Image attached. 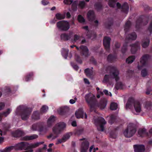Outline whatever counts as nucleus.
<instances>
[{"instance_id": "bf43d9fd", "label": "nucleus", "mask_w": 152, "mask_h": 152, "mask_svg": "<svg viewBox=\"0 0 152 152\" xmlns=\"http://www.w3.org/2000/svg\"><path fill=\"white\" fill-rule=\"evenodd\" d=\"M84 82H85V83L86 84H89V82L88 80L86 78H84Z\"/></svg>"}, {"instance_id": "de8ad7c7", "label": "nucleus", "mask_w": 152, "mask_h": 152, "mask_svg": "<svg viewBox=\"0 0 152 152\" xmlns=\"http://www.w3.org/2000/svg\"><path fill=\"white\" fill-rule=\"evenodd\" d=\"M131 24V23L129 21H127L125 24V30H126V29L129 27L130 24Z\"/></svg>"}, {"instance_id": "bb28decb", "label": "nucleus", "mask_w": 152, "mask_h": 152, "mask_svg": "<svg viewBox=\"0 0 152 152\" xmlns=\"http://www.w3.org/2000/svg\"><path fill=\"white\" fill-rule=\"evenodd\" d=\"M61 37L62 39L67 40L70 38V35H69L68 34L63 33L61 35Z\"/></svg>"}, {"instance_id": "774afa93", "label": "nucleus", "mask_w": 152, "mask_h": 152, "mask_svg": "<svg viewBox=\"0 0 152 152\" xmlns=\"http://www.w3.org/2000/svg\"><path fill=\"white\" fill-rule=\"evenodd\" d=\"M148 143L151 145H152V140H150L148 141Z\"/></svg>"}, {"instance_id": "f3484780", "label": "nucleus", "mask_w": 152, "mask_h": 152, "mask_svg": "<svg viewBox=\"0 0 152 152\" xmlns=\"http://www.w3.org/2000/svg\"><path fill=\"white\" fill-rule=\"evenodd\" d=\"M110 41V38L108 37H105L103 39V44L107 50L109 48Z\"/></svg>"}, {"instance_id": "9d476101", "label": "nucleus", "mask_w": 152, "mask_h": 152, "mask_svg": "<svg viewBox=\"0 0 152 152\" xmlns=\"http://www.w3.org/2000/svg\"><path fill=\"white\" fill-rule=\"evenodd\" d=\"M106 124V122L104 118H100L98 119V124L96 125L97 128L99 131H103L104 129V125Z\"/></svg>"}, {"instance_id": "6e6d98bb", "label": "nucleus", "mask_w": 152, "mask_h": 152, "mask_svg": "<svg viewBox=\"0 0 152 152\" xmlns=\"http://www.w3.org/2000/svg\"><path fill=\"white\" fill-rule=\"evenodd\" d=\"M4 106V104L3 103H0V110L2 109Z\"/></svg>"}, {"instance_id": "a18cd8bd", "label": "nucleus", "mask_w": 152, "mask_h": 152, "mask_svg": "<svg viewBox=\"0 0 152 152\" xmlns=\"http://www.w3.org/2000/svg\"><path fill=\"white\" fill-rule=\"evenodd\" d=\"M148 30L149 31L150 34H151L152 32V21L150 23Z\"/></svg>"}, {"instance_id": "20e7f679", "label": "nucleus", "mask_w": 152, "mask_h": 152, "mask_svg": "<svg viewBox=\"0 0 152 152\" xmlns=\"http://www.w3.org/2000/svg\"><path fill=\"white\" fill-rule=\"evenodd\" d=\"M134 125L132 123L129 124L127 128L124 132V136L127 137H130L133 136L136 132Z\"/></svg>"}, {"instance_id": "6ab92c4d", "label": "nucleus", "mask_w": 152, "mask_h": 152, "mask_svg": "<svg viewBox=\"0 0 152 152\" xmlns=\"http://www.w3.org/2000/svg\"><path fill=\"white\" fill-rule=\"evenodd\" d=\"M107 100L105 98L102 99L99 105V107L101 109H103L106 106Z\"/></svg>"}, {"instance_id": "ea45409f", "label": "nucleus", "mask_w": 152, "mask_h": 152, "mask_svg": "<svg viewBox=\"0 0 152 152\" xmlns=\"http://www.w3.org/2000/svg\"><path fill=\"white\" fill-rule=\"evenodd\" d=\"M86 3L84 1H80L79 3V6L81 8H83L85 6Z\"/></svg>"}, {"instance_id": "052dcab7", "label": "nucleus", "mask_w": 152, "mask_h": 152, "mask_svg": "<svg viewBox=\"0 0 152 152\" xmlns=\"http://www.w3.org/2000/svg\"><path fill=\"white\" fill-rule=\"evenodd\" d=\"M72 125L73 126H76V122L75 121H73L72 123Z\"/></svg>"}, {"instance_id": "a19ab883", "label": "nucleus", "mask_w": 152, "mask_h": 152, "mask_svg": "<svg viewBox=\"0 0 152 152\" xmlns=\"http://www.w3.org/2000/svg\"><path fill=\"white\" fill-rule=\"evenodd\" d=\"M141 74L142 76L145 77L147 75V72L145 69H144L141 71Z\"/></svg>"}, {"instance_id": "49530a36", "label": "nucleus", "mask_w": 152, "mask_h": 152, "mask_svg": "<svg viewBox=\"0 0 152 152\" xmlns=\"http://www.w3.org/2000/svg\"><path fill=\"white\" fill-rule=\"evenodd\" d=\"M151 104L150 102H147L145 105V107L148 109H149L151 106Z\"/></svg>"}, {"instance_id": "cd10ccee", "label": "nucleus", "mask_w": 152, "mask_h": 152, "mask_svg": "<svg viewBox=\"0 0 152 152\" xmlns=\"http://www.w3.org/2000/svg\"><path fill=\"white\" fill-rule=\"evenodd\" d=\"M69 52V50L68 49H63L62 50V54L64 58L66 59Z\"/></svg>"}, {"instance_id": "f257e3e1", "label": "nucleus", "mask_w": 152, "mask_h": 152, "mask_svg": "<svg viewBox=\"0 0 152 152\" xmlns=\"http://www.w3.org/2000/svg\"><path fill=\"white\" fill-rule=\"evenodd\" d=\"M111 72L110 76L107 75L105 76L103 82L104 83H107L112 79H115L116 82L115 88L117 89L124 88V85L120 81V78L119 76V72L117 69L115 67H112L111 69Z\"/></svg>"}, {"instance_id": "4be33fe9", "label": "nucleus", "mask_w": 152, "mask_h": 152, "mask_svg": "<svg viewBox=\"0 0 152 152\" xmlns=\"http://www.w3.org/2000/svg\"><path fill=\"white\" fill-rule=\"evenodd\" d=\"M38 136L36 134H34L31 136H26L24 137V140H31L37 138Z\"/></svg>"}, {"instance_id": "09e8293b", "label": "nucleus", "mask_w": 152, "mask_h": 152, "mask_svg": "<svg viewBox=\"0 0 152 152\" xmlns=\"http://www.w3.org/2000/svg\"><path fill=\"white\" fill-rule=\"evenodd\" d=\"M64 142V140H63V138H62L61 139H58L56 143V144L57 145Z\"/></svg>"}, {"instance_id": "c03bdc74", "label": "nucleus", "mask_w": 152, "mask_h": 152, "mask_svg": "<svg viewBox=\"0 0 152 152\" xmlns=\"http://www.w3.org/2000/svg\"><path fill=\"white\" fill-rule=\"evenodd\" d=\"M75 59L77 62L80 63H81L82 62L81 59L80 58L79 56L76 55L75 57Z\"/></svg>"}, {"instance_id": "473e14b6", "label": "nucleus", "mask_w": 152, "mask_h": 152, "mask_svg": "<svg viewBox=\"0 0 152 152\" xmlns=\"http://www.w3.org/2000/svg\"><path fill=\"white\" fill-rule=\"evenodd\" d=\"M117 0H109L108 4L111 7H113L115 6V2Z\"/></svg>"}, {"instance_id": "2f4dec72", "label": "nucleus", "mask_w": 152, "mask_h": 152, "mask_svg": "<svg viewBox=\"0 0 152 152\" xmlns=\"http://www.w3.org/2000/svg\"><path fill=\"white\" fill-rule=\"evenodd\" d=\"M135 58L134 56H130L126 59V62L128 64L131 63L134 61Z\"/></svg>"}, {"instance_id": "1a4fd4ad", "label": "nucleus", "mask_w": 152, "mask_h": 152, "mask_svg": "<svg viewBox=\"0 0 152 152\" xmlns=\"http://www.w3.org/2000/svg\"><path fill=\"white\" fill-rule=\"evenodd\" d=\"M80 140H84L82 142L80 148V152H86L88 148L89 143L87 140L85 138H82Z\"/></svg>"}, {"instance_id": "6e6552de", "label": "nucleus", "mask_w": 152, "mask_h": 152, "mask_svg": "<svg viewBox=\"0 0 152 152\" xmlns=\"http://www.w3.org/2000/svg\"><path fill=\"white\" fill-rule=\"evenodd\" d=\"M85 98L87 103L91 108L96 101L95 96L91 93H89L86 94Z\"/></svg>"}, {"instance_id": "a878e982", "label": "nucleus", "mask_w": 152, "mask_h": 152, "mask_svg": "<svg viewBox=\"0 0 152 152\" xmlns=\"http://www.w3.org/2000/svg\"><path fill=\"white\" fill-rule=\"evenodd\" d=\"M58 134H57L53 132V133L47 136V138L51 140H53L58 137Z\"/></svg>"}, {"instance_id": "37998d69", "label": "nucleus", "mask_w": 152, "mask_h": 152, "mask_svg": "<svg viewBox=\"0 0 152 152\" xmlns=\"http://www.w3.org/2000/svg\"><path fill=\"white\" fill-rule=\"evenodd\" d=\"M107 118H109V117H107ZM109 118L110 119L109 123L112 124L113 123L112 121H114L115 119V117L114 115H111L109 117Z\"/></svg>"}, {"instance_id": "e433bc0d", "label": "nucleus", "mask_w": 152, "mask_h": 152, "mask_svg": "<svg viewBox=\"0 0 152 152\" xmlns=\"http://www.w3.org/2000/svg\"><path fill=\"white\" fill-rule=\"evenodd\" d=\"M40 125L39 124H34L32 125L31 129L33 131L36 130L38 127L40 126Z\"/></svg>"}, {"instance_id": "13d9d810", "label": "nucleus", "mask_w": 152, "mask_h": 152, "mask_svg": "<svg viewBox=\"0 0 152 152\" xmlns=\"http://www.w3.org/2000/svg\"><path fill=\"white\" fill-rule=\"evenodd\" d=\"M76 100L71 99L69 101V102L71 104H73L75 102Z\"/></svg>"}, {"instance_id": "680f3d73", "label": "nucleus", "mask_w": 152, "mask_h": 152, "mask_svg": "<svg viewBox=\"0 0 152 152\" xmlns=\"http://www.w3.org/2000/svg\"><path fill=\"white\" fill-rule=\"evenodd\" d=\"M4 141V138L3 137H0V144Z\"/></svg>"}, {"instance_id": "7c9ffc66", "label": "nucleus", "mask_w": 152, "mask_h": 152, "mask_svg": "<svg viewBox=\"0 0 152 152\" xmlns=\"http://www.w3.org/2000/svg\"><path fill=\"white\" fill-rule=\"evenodd\" d=\"M118 107V104L115 102H112L110 105V109L112 110H115L117 109Z\"/></svg>"}, {"instance_id": "58836bf2", "label": "nucleus", "mask_w": 152, "mask_h": 152, "mask_svg": "<svg viewBox=\"0 0 152 152\" xmlns=\"http://www.w3.org/2000/svg\"><path fill=\"white\" fill-rule=\"evenodd\" d=\"M11 110H12L11 109H8L6 112H4L1 115L6 117L10 113Z\"/></svg>"}, {"instance_id": "72a5a7b5", "label": "nucleus", "mask_w": 152, "mask_h": 152, "mask_svg": "<svg viewBox=\"0 0 152 152\" xmlns=\"http://www.w3.org/2000/svg\"><path fill=\"white\" fill-rule=\"evenodd\" d=\"M56 18L58 20H61L65 18V16L62 15L59 13H57L56 15Z\"/></svg>"}, {"instance_id": "864d4df0", "label": "nucleus", "mask_w": 152, "mask_h": 152, "mask_svg": "<svg viewBox=\"0 0 152 152\" xmlns=\"http://www.w3.org/2000/svg\"><path fill=\"white\" fill-rule=\"evenodd\" d=\"M13 148H14L13 147H8L6 149V151L7 152H9L13 149Z\"/></svg>"}, {"instance_id": "39448f33", "label": "nucleus", "mask_w": 152, "mask_h": 152, "mask_svg": "<svg viewBox=\"0 0 152 152\" xmlns=\"http://www.w3.org/2000/svg\"><path fill=\"white\" fill-rule=\"evenodd\" d=\"M66 124L63 122L57 123L53 128V132L57 134H59L66 128Z\"/></svg>"}, {"instance_id": "c85d7f7f", "label": "nucleus", "mask_w": 152, "mask_h": 152, "mask_svg": "<svg viewBox=\"0 0 152 152\" xmlns=\"http://www.w3.org/2000/svg\"><path fill=\"white\" fill-rule=\"evenodd\" d=\"M33 119L34 120H38L39 118V115L38 112H35L33 113L32 116Z\"/></svg>"}, {"instance_id": "3c124183", "label": "nucleus", "mask_w": 152, "mask_h": 152, "mask_svg": "<svg viewBox=\"0 0 152 152\" xmlns=\"http://www.w3.org/2000/svg\"><path fill=\"white\" fill-rule=\"evenodd\" d=\"M103 92L104 94H105L106 95H109L110 94V96H112V94L110 92H108V91L107 90H105L103 91Z\"/></svg>"}, {"instance_id": "dca6fc26", "label": "nucleus", "mask_w": 152, "mask_h": 152, "mask_svg": "<svg viewBox=\"0 0 152 152\" xmlns=\"http://www.w3.org/2000/svg\"><path fill=\"white\" fill-rule=\"evenodd\" d=\"M134 152H144L145 147L142 145H136L134 146Z\"/></svg>"}, {"instance_id": "393cba45", "label": "nucleus", "mask_w": 152, "mask_h": 152, "mask_svg": "<svg viewBox=\"0 0 152 152\" xmlns=\"http://www.w3.org/2000/svg\"><path fill=\"white\" fill-rule=\"evenodd\" d=\"M72 133L71 132L67 133L63 136L62 138L63 140H64L65 142L72 135Z\"/></svg>"}, {"instance_id": "7ed1b4c3", "label": "nucleus", "mask_w": 152, "mask_h": 152, "mask_svg": "<svg viewBox=\"0 0 152 152\" xmlns=\"http://www.w3.org/2000/svg\"><path fill=\"white\" fill-rule=\"evenodd\" d=\"M32 112V110L31 108L24 109V106H20L18 107L16 111V113L18 114L20 112H23L21 115L22 119L26 120L28 118L31 113Z\"/></svg>"}, {"instance_id": "9b49d317", "label": "nucleus", "mask_w": 152, "mask_h": 152, "mask_svg": "<svg viewBox=\"0 0 152 152\" xmlns=\"http://www.w3.org/2000/svg\"><path fill=\"white\" fill-rule=\"evenodd\" d=\"M116 6L118 8L120 9L121 11L125 13H127L129 10V6L128 4L125 2L122 5L119 3H117Z\"/></svg>"}, {"instance_id": "603ef678", "label": "nucleus", "mask_w": 152, "mask_h": 152, "mask_svg": "<svg viewBox=\"0 0 152 152\" xmlns=\"http://www.w3.org/2000/svg\"><path fill=\"white\" fill-rule=\"evenodd\" d=\"M64 107H61L59 109L58 111V113H62L63 112H64Z\"/></svg>"}, {"instance_id": "4d7b16f0", "label": "nucleus", "mask_w": 152, "mask_h": 152, "mask_svg": "<svg viewBox=\"0 0 152 152\" xmlns=\"http://www.w3.org/2000/svg\"><path fill=\"white\" fill-rule=\"evenodd\" d=\"M32 75H33V74L32 73H31L29 75L27 76L26 79V81H28V80H29L28 78L30 77Z\"/></svg>"}, {"instance_id": "338daca9", "label": "nucleus", "mask_w": 152, "mask_h": 152, "mask_svg": "<svg viewBox=\"0 0 152 152\" xmlns=\"http://www.w3.org/2000/svg\"><path fill=\"white\" fill-rule=\"evenodd\" d=\"M115 47L117 48H118L120 46V44L119 43H117L115 45Z\"/></svg>"}, {"instance_id": "5701e85b", "label": "nucleus", "mask_w": 152, "mask_h": 152, "mask_svg": "<svg viewBox=\"0 0 152 152\" xmlns=\"http://www.w3.org/2000/svg\"><path fill=\"white\" fill-rule=\"evenodd\" d=\"M137 37V35L135 33H132L126 37V41L127 39L132 40H135L136 39Z\"/></svg>"}, {"instance_id": "0e129e2a", "label": "nucleus", "mask_w": 152, "mask_h": 152, "mask_svg": "<svg viewBox=\"0 0 152 152\" xmlns=\"http://www.w3.org/2000/svg\"><path fill=\"white\" fill-rule=\"evenodd\" d=\"M56 21V20L55 19H54L53 20H51L50 21V23H55Z\"/></svg>"}, {"instance_id": "69168bd1", "label": "nucleus", "mask_w": 152, "mask_h": 152, "mask_svg": "<svg viewBox=\"0 0 152 152\" xmlns=\"http://www.w3.org/2000/svg\"><path fill=\"white\" fill-rule=\"evenodd\" d=\"M94 148V146L93 145H92V146H91L90 148H89V152H91L92 150Z\"/></svg>"}, {"instance_id": "ddd939ff", "label": "nucleus", "mask_w": 152, "mask_h": 152, "mask_svg": "<svg viewBox=\"0 0 152 152\" xmlns=\"http://www.w3.org/2000/svg\"><path fill=\"white\" fill-rule=\"evenodd\" d=\"M64 3L66 4L69 5L72 4V8L74 11L76 10L78 1H73L72 0H64Z\"/></svg>"}, {"instance_id": "b1692460", "label": "nucleus", "mask_w": 152, "mask_h": 152, "mask_svg": "<svg viewBox=\"0 0 152 152\" xmlns=\"http://www.w3.org/2000/svg\"><path fill=\"white\" fill-rule=\"evenodd\" d=\"M139 48V45L138 43L133 44L131 45V51L132 53H134L137 49Z\"/></svg>"}, {"instance_id": "f8f14e48", "label": "nucleus", "mask_w": 152, "mask_h": 152, "mask_svg": "<svg viewBox=\"0 0 152 152\" xmlns=\"http://www.w3.org/2000/svg\"><path fill=\"white\" fill-rule=\"evenodd\" d=\"M148 57V55H144L142 57L140 61V65L138 66L139 69H142L146 65Z\"/></svg>"}, {"instance_id": "a211bd4d", "label": "nucleus", "mask_w": 152, "mask_h": 152, "mask_svg": "<svg viewBox=\"0 0 152 152\" xmlns=\"http://www.w3.org/2000/svg\"><path fill=\"white\" fill-rule=\"evenodd\" d=\"M26 145V142H22L17 144L16 145V147L17 149L21 150L25 149Z\"/></svg>"}, {"instance_id": "79ce46f5", "label": "nucleus", "mask_w": 152, "mask_h": 152, "mask_svg": "<svg viewBox=\"0 0 152 152\" xmlns=\"http://www.w3.org/2000/svg\"><path fill=\"white\" fill-rule=\"evenodd\" d=\"M78 20L80 23H84L85 21V19L81 15H79L78 17Z\"/></svg>"}, {"instance_id": "4468645a", "label": "nucleus", "mask_w": 152, "mask_h": 152, "mask_svg": "<svg viewBox=\"0 0 152 152\" xmlns=\"http://www.w3.org/2000/svg\"><path fill=\"white\" fill-rule=\"evenodd\" d=\"M76 47L77 50H79L80 48L81 50V53L83 56H84L85 57H86L88 56V50L86 47L81 46L79 48L76 46Z\"/></svg>"}, {"instance_id": "8fccbe9b", "label": "nucleus", "mask_w": 152, "mask_h": 152, "mask_svg": "<svg viewBox=\"0 0 152 152\" xmlns=\"http://www.w3.org/2000/svg\"><path fill=\"white\" fill-rule=\"evenodd\" d=\"M79 38V37L77 35H75L74 36L73 41L75 42L76 40H78Z\"/></svg>"}, {"instance_id": "423d86ee", "label": "nucleus", "mask_w": 152, "mask_h": 152, "mask_svg": "<svg viewBox=\"0 0 152 152\" xmlns=\"http://www.w3.org/2000/svg\"><path fill=\"white\" fill-rule=\"evenodd\" d=\"M56 120V118L53 116H51L48 119L47 126H43L40 127L39 129L40 132L45 133L48 129L49 127H50L52 124Z\"/></svg>"}, {"instance_id": "2eb2a0df", "label": "nucleus", "mask_w": 152, "mask_h": 152, "mask_svg": "<svg viewBox=\"0 0 152 152\" xmlns=\"http://www.w3.org/2000/svg\"><path fill=\"white\" fill-rule=\"evenodd\" d=\"M83 109L82 108L79 109L75 112V115L77 118H82L86 119L87 118L86 114L85 113L84 114V116L83 115Z\"/></svg>"}, {"instance_id": "f03ea898", "label": "nucleus", "mask_w": 152, "mask_h": 152, "mask_svg": "<svg viewBox=\"0 0 152 152\" xmlns=\"http://www.w3.org/2000/svg\"><path fill=\"white\" fill-rule=\"evenodd\" d=\"M133 105L134 110L133 112L135 114H137L142 111V105L140 103L137 101H135L133 98H130L126 105V108H131Z\"/></svg>"}, {"instance_id": "5fc2aeb1", "label": "nucleus", "mask_w": 152, "mask_h": 152, "mask_svg": "<svg viewBox=\"0 0 152 152\" xmlns=\"http://www.w3.org/2000/svg\"><path fill=\"white\" fill-rule=\"evenodd\" d=\"M42 4L44 5H46L48 4L49 2L47 1L43 0L42 1Z\"/></svg>"}, {"instance_id": "e2e57ef3", "label": "nucleus", "mask_w": 152, "mask_h": 152, "mask_svg": "<svg viewBox=\"0 0 152 152\" xmlns=\"http://www.w3.org/2000/svg\"><path fill=\"white\" fill-rule=\"evenodd\" d=\"M73 67L75 70H77L78 69V66L77 65H75L74 66H73Z\"/></svg>"}, {"instance_id": "f704fd0d", "label": "nucleus", "mask_w": 152, "mask_h": 152, "mask_svg": "<svg viewBox=\"0 0 152 152\" xmlns=\"http://www.w3.org/2000/svg\"><path fill=\"white\" fill-rule=\"evenodd\" d=\"M149 43V40L148 39L146 41L143 42L142 44V46L144 48H146L148 46Z\"/></svg>"}, {"instance_id": "4c0bfd02", "label": "nucleus", "mask_w": 152, "mask_h": 152, "mask_svg": "<svg viewBox=\"0 0 152 152\" xmlns=\"http://www.w3.org/2000/svg\"><path fill=\"white\" fill-rule=\"evenodd\" d=\"M48 110V106L45 105H44L41 108V111L42 113H44L47 111Z\"/></svg>"}, {"instance_id": "0eeeda50", "label": "nucleus", "mask_w": 152, "mask_h": 152, "mask_svg": "<svg viewBox=\"0 0 152 152\" xmlns=\"http://www.w3.org/2000/svg\"><path fill=\"white\" fill-rule=\"evenodd\" d=\"M56 25L58 28L60 30L66 31L70 28L69 24L67 21L62 20L57 22Z\"/></svg>"}, {"instance_id": "c9c22d12", "label": "nucleus", "mask_w": 152, "mask_h": 152, "mask_svg": "<svg viewBox=\"0 0 152 152\" xmlns=\"http://www.w3.org/2000/svg\"><path fill=\"white\" fill-rule=\"evenodd\" d=\"M116 57L115 56H114L111 55H109L107 57V60L109 61H111L114 60Z\"/></svg>"}, {"instance_id": "aec40b11", "label": "nucleus", "mask_w": 152, "mask_h": 152, "mask_svg": "<svg viewBox=\"0 0 152 152\" xmlns=\"http://www.w3.org/2000/svg\"><path fill=\"white\" fill-rule=\"evenodd\" d=\"M138 134L141 137H144L148 135V132H146V129L144 128L139 129L138 131Z\"/></svg>"}, {"instance_id": "412c9836", "label": "nucleus", "mask_w": 152, "mask_h": 152, "mask_svg": "<svg viewBox=\"0 0 152 152\" xmlns=\"http://www.w3.org/2000/svg\"><path fill=\"white\" fill-rule=\"evenodd\" d=\"M87 17L90 20H92L95 17L94 13L93 11H89L87 13Z\"/></svg>"}, {"instance_id": "c756f323", "label": "nucleus", "mask_w": 152, "mask_h": 152, "mask_svg": "<svg viewBox=\"0 0 152 152\" xmlns=\"http://www.w3.org/2000/svg\"><path fill=\"white\" fill-rule=\"evenodd\" d=\"M85 72L87 76L89 77L93 74V72L92 69L87 68L85 70Z\"/></svg>"}]
</instances>
